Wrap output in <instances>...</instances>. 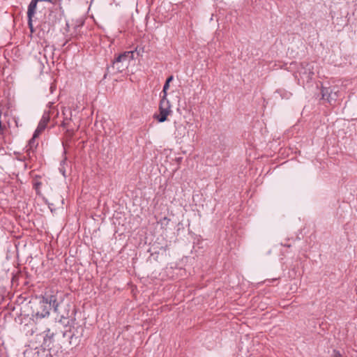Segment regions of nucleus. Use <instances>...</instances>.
<instances>
[{
  "instance_id": "1",
  "label": "nucleus",
  "mask_w": 357,
  "mask_h": 357,
  "mask_svg": "<svg viewBox=\"0 0 357 357\" xmlns=\"http://www.w3.org/2000/svg\"><path fill=\"white\" fill-rule=\"evenodd\" d=\"M172 105L167 98V96H162L159 103V114L154 115V119L159 123H163L168 119V116L172 114Z\"/></svg>"
},
{
  "instance_id": "2",
  "label": "nucleus",
  "mask_w": 357,
  "mask_h": 357,
  "mask_svg": "<svg viewBox=\"0 0 357 357\" xmlns=\"http://www.w3.org/2000/svg\"><path fill=\"white\" fill-rule=\"evenodd\" d=\"M134 59V52L127 51L119 54L113 62V67L119 72H123L126 70L130 63Z\"/></svg>"
},
{
  "instance_id": "3",
  "label": "nucleus",
  "mask_w": 357,
  "mask_h": 357,
  "mask_svg": "<svg viewBox=\"0 0 357 357\" xmlns=\"http://www.w3.org/2000/svg\"><path fill=\"white\" fill-rule=\"evenodd\" d=\"M50 121V116L47 114H43L42 116L38 126L35 130V132L33 134V136L32 139H31V142L33 141L35 138L38 137L40 133L45 129L48 122Z\"/></svg>"
},
{
  "instance_id": "4",
  "label": "nucleus",
  "mask_w": 357,
  "mask_h": 357,
  "mask_svg": "<svg viewBox=\"0 0 357 357\" xmlns=\"http://www.w3.org/2000/svg\"><path fill=\"white\" fill-rule=\"evenodd\" d=\"M38 0H32L29 5L27 15H28V24L31 29V31L33 32V24H32V17H33L36 9L37 6V3Z\"/></svg>"
},
{
  "instance_id": "5",
  "label": "nucleus",
  "mask_w": 357,
  "mask_h": 357,
  "mask_svg": "<svg viewBox=\"0 0 357 357\" xmlns=\"http://www.w3.org/2000/svg\"><path fill=\"white\" fill-rule=\"evenodd\" d=\"M52 300L48 301L47 298L43 297L42 300L40 301V305L43 308L42 312H37V315L40 316L42 317H45V316L50 314V302Z\"/></svg>"
},
{
  "instance_id": "6",
  "label": "nucleus",
  "mask_w": 357,
  "mask_h": 357,
  "mask_svg": "<svg viewBox=\"0 0 357 357\" xmlns=\"http://www.w3.org/2000/svg\"><path fill=\"white\" fill-rule=\"evenodd\" d=\"M173 80V76H170L169 77L167 80H166V82L163 86V89H162V95L164 96H167V90L169 87V83Z\"/></svg>"
},
{
  "instance_id": "7",
  "label": "nucleus",
  "mask_w": 357,
  "mask_h": 357,
  "mask_svg": "<svg viewBox=\"0 0 357 357\" xmlns=\"http://www.w3.org/2000/svg\"><path fill=\"white\" fill-rule=\"evenodd\" d=\"M185 127L183 125H180L176 128V133L180 137H183L185 135Z\"/></svg>"
},
{
  "instance_id": "8",
  "label": "nucleus",
  "mask_w": 357,
  "mask_h": 357,
  "mask_svg": "<svg viewBox=\"0 0 357 357\" xmlns=\"http://www.w3.org/2000/svg\"><path fill=\"white\" fill-rule=\"evenodd\" d=\"M322 92V97L323 98H326L329 102H331V100L329 99V97H326L327 93H328V89L324 88L321 90Z\"/></svg>"
},
{
  "instance_id": "9",
  "label": "nucleus",
  "mask_w": 357,
  "mask_h": 357,
  "mask_svg": "<svg viewBox=\"0 0 357 357\" xmlns=\"http://www.w3.org/2000/svg\"><path fill=\"white\" fill-rule=\"evenodd\" d=\"M333 357H342V355L339 351H334Z\"/></svg>"
},
{
  "instance_id": "10",
  "label": "nucleus",
  "mask_w": 357,
  "mask_h": 357,
  "mask_svg": "<svg viewBox=\"0 0 357 357\" xmlns=\"http://www.w3.org/2000/svg\"><path fill=\"white\" fill-rule=\"evenodd\" d=\"M313 74V72L310 71L309 73V75H307V77L310 78V75Z\"/></svg>"
}]
</instances>
